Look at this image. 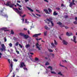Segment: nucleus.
I'll return each instance as SVG.
<instances>
[{
	"instance_id": "obj_1",
	"label": "nucleus",
	"mask_w": 77,
	"mask_h": 77,
	"mask_svg": "<svg viewBox=\"0 0 77 77\" xmlns=\"http://www.w3.org/2000/svg\"><path fill=\"white\" fill-rule=\"evenodd\" d=\"M45 21V23H48V24H50V22L52 26H54V23H53V21L51 20H44Z\"/></svg>"
},
{
	"instance_id": "obj_2",
	"label": "nucleus",
	"mask_w": 77,
	"mask_h": 77,
	"mask_svg": "<svg viewBox=\"0 0 77 77\" xmlns=\"http://www.w3.org/2000/svg\"><path fill=\"white\" fill-rule=\"evenodd\" d=\"M13 9H14L17 13L19 14L20 16H21V14H22V12L19 11L18 9L17 8H13Z\"/></svg>"
},
{
	"instance_id": "obj_3",
	"label": "nucleus",
	"mask_w": 77,
	"mask_h": 77,
	"mask_svg": "<svg viewBox=\"0 0 77 77\" xmlns=\"http://www.w3.org/2000/svg\"><path fill=\"white\" fill-rule=\"evenodd\" d=\"M1 46L2 47L0 49V50L2 51H3L5 50H5H6V46L4 44H2Z\"/></svg>"
},
{
	"instance_id": "obj_4",
	"label": "nucleus",
	"mask_w": 77,
	"mask_h": 77,
	"mask_svg": "<svg viewBox=\"0 0 77 77\" xmlns=\"http://www.w3.org/2000/svg\"><path fill=\"white\" fill-rule=\"evenodd\" d=\"M19 66L20 67V68H23V67H26V65L24 64V62H22L21 63H20V65H19Z\"/></svg>"
},
{
	"instance_id": "obj_5",
	"label": "nucleus",
	"mask_w": 77,
	"mask_h": 77,
	"mask_svg": "<svg viewBox=\"0 0 77 77\" xmlns=\"http://www.w3.org/2000/svg\"><path fill=\"white\" fill-rule=\"evenodd\" d=\"M71 41H72V42H73L75 44H76L77 43V41H76V37L75 36H73V39H72L71 38Z\"/></svg>"
},
{
	"instance_id": "obj_6",
	"label": "nucleus",
	"mask_w": 77,
	"mask_h": 77,
	"mask_svg": "<svg viewBox=\"0 0 77 77\" xmlns=\"http://www.w3.org/2000/svg\"><path fill=\"white\" fill-rule=\"evenodd\" d=\"M36 46L37 48H38V50H41V48H39V47L41 46V45H39V44H38V43H37L36 44Z\"/></svg>"
},
{
	"instance_id": "obj_7",
	"label": "nucleus",
	"mask_w": 77,
	"mask_h": 77,
	"mask_svg": "<svg viewBox=\"0 0 77 77\" xmlns=\"http://www.w3.org/2000/svg\"><path fill=\"white\" fill-rule=\"evenodd\" d=\"M66 35L68 36H72L73 35V34L72 32L69 33L68 32H67L66 33Z\"/></svg>"
},
{
	"instance_id": "obj_8",
	"label": "nucleus",
	"mask_w": 77,
	"mask_h": 77,
	"mask_svg": "<svg viewBox=\"0 0 77 77\" xmlns=\"http://www.w3.org/2000/svg\"><path fill=\"white\" fill-rule=\"evenodd\" d=\"M62 42L63 44L64 45H66L68 44V42L64 40H63Z\"/></svg>"
},
{
	"instance_id": "obj_9",
	"label": "nucleus",
	"mask_w": 77,
	"mask_h": 77,
	"mask_svg": "<svg viewBox=\"0 0 77 77\" xmlns=\"http://www.w3.org/2000/svg\"><path fill=\"white\" fill-rule=\"evenodd\" d=\"M57 24L59 25V26H60V27H63V26L62 25V23L60 22H58L57 23Z\"/></svg>"
},
{
	"instance_id": "obj_10",
	"label": "nucleus",
	"mask_w": 77,
	"mask_h": 77,
	"mask_svg": "<svg viewBox=\"0 0 77 77\" xmlns=\"http://www.w3.org/2000/svg\"><path fill=\"white\" fill-rule=\"evenodd\" d=\"M41 35V33H40L39 34H36L33 35L32 36V37H35V38H36L38 36H39V35Z\"/></svg>"
},
{
	"instance_id": "obj_11",
	"label": "nucleus",
	"mask_w": 77,
	"mask_h": 77,
	"mask_svg": "<svg viewBox=\"0 0 77 77\" xmlns=\"http://www.w3.org/2000/svg\"><path fill=\"white\" fill-rule=\"evenodd\" d=\"M23 37L25 38V39H27L28 38H31V37L29 36V35H24Z\"/></svg>"
},
{
	"instance_id": "obj_12",
	"label": "nucleus",
	"mask_w": 77,
	"mask_h": 77,
	"mask_svg": "<svg viewBox=\"0 0 77 77\" xmlns=\"http://www.w3.org/2000/svg\"><path fill=\"white\" fill-rule=\"evenodd\" d=\"M1 30H5V31H8V30H6V29H7V28H1Z\"/></svg>"
},
{
	"instance_id": "obj_13",
	"label": "nucleus",
	"mask_w": 77,
	"mask_h": 77,
	"mask_svg": "<svg viewBox=\"0 0 77 77\" xmlns=\"http://www.w3.org/2000/svg\"><path fill=\"white\" fill-rule=\"evenodd\" d=\"M26 8H27V9H28L29 10V11H31V12H33V10H32V9H31L30 8L28 7H27Z\"/></svg>"
},
{
	"instance_id": "obj_14",
	"label": "nucleus",
	"mask_w": 77,
	"mask_h": 77,
	"mask_svg": "<svg viewBox=\"0 0 77 77\" xmlns=\"http://www.w3.org/2000/svg\"><path fill=\"white\" fill-rule=\"evenodd\" d=\"M15 5V4H11V5L10 4V5H9V7H10V8H13V7Z\"/></svg>"
},
{
	"instance_id": "obj_15",
	"label": "nucleus",
	"mask_w": 77,
	"mask_h": 77,
	"mask_svg": "<svg viewBox=\"0 0 77 77\" xmlns=\"http://www.w3.org/2000/svg\"><path fill=\"white\" fill-rule=\"evenodd\" d=\"M51 45L52 46V47L54 48H56V46L54 45V43H51Z\"/></svg>"
},
{
	"instance_id": "obj_16",
	"label": "nucleus",
	"mask_w": 77,
	"mask_h": 77,
	"mask_svg": "<svg viewBox=\"0 0 77 77\" xmlns=\"http://www.w3.org/2000/svg\"><path fill=\"white\" fill-rule=\"evenodd\" d=\"M53 15H54L56 16V15H58L57 13H56V11H54L53 13Z\"/></svg>"
},
{
	"instance_id": "obj_17",
	"label": "nucleus",
	"mask_w": 77,
	"mask_h": 77,
	"mask_svg": "<svg viewBox=\"0 0 77 77\" xmlns=\"http://www.w3.org/2000/svg\"><path fill=\"white\" fill-rule=\"evenodd\" d=\"M73 3H72V2H71L70 3V4L69 5V7H70V8H71V7H72V6H73Z\"/></svg>"
},
{
	"instance_id": "obj_18",
	"label": "nucleus",
	"mask_w": 77,
	"mask_h": 77,
	"mask_svg": "<svg viewBox=\"0 0 77 77\" xmlns=\"http://www.w3.org/2000/svg\"><path fill=\"white\" fill-rule=\"evenodd\" d=\"M45 29H46V30H50V28H48L47 25L45 26Z\"/></svg>"
},
{
	"instance_id": "obj_19",
	"label": "nucleus",
	"mask_w": 77,
	"mask_h": 77,
	"mask_svg": "<svg viewBox=\"0 0 77 77\" xmlns=\"http://www.w3.org/2000/svg\"><path fill=\"white\" fill-rule=\"evenodd\" d=\"M26 48H29V47H30V45L27 44L26 45Z\"/></svg>"
},
{
	"instance_id": "obj_20",
	"label": "nucleus",
	"mask_w": 77,
	"mask_h": 77,
	"mask_svg": "<svg viewBox=\"0 0 77 77\" xmlns=\"http://www.w3.org/2000/svg\"><path fill=\"white\" fill-rule=\"evenodd\" d=\"M48 32L47 31H45L44 32V35L45 36H47V34Z\"/></svg>"
},
{
	"instance_id": "obj_21",
	"label": "nucleus",
	"mask_w": 77,
	"mask_h": 77,
	"mask_svg": "<svg viewBox=\"0 0 77 77\" xmlns=\"http://www.w3.org/2000/svg\"><path fill=\"white\" fill-rule=\"evenodd\" d=\"M10 2H8L7 4H5V5H6V6H9L10 4H9V3Z\"/></svg>"
},
{
	"instance_id": "obj_22",
	"label": "nucleus",
	"mask_w": 77,
	"mask_h": 77,
	"mask_svg": "<svg viewBox=\"0 0 77 77\" xmlns=\"http://www.w3.org/2000/svg\"><path fill=\"white\" fill-rule=\"evenodd\" d=\"M54 44L55 45H57V42L56 40H54Z\"/></svg>"
},
{
	"instance_id": "obj_23",
	"label": "nucleus",
	"mask_w": 77,
	"mask_h": 77,
	"mask_svg": "<svg viewBox=\"0 0 77 77\" xmlns=\"http://www.w3.org/2000/svg\"><path fill=\"white\" fill-rule=\"evenodd\" d=\"M51 56L52 58H54V54H52L51 55Z\"/></svg>"
},
{
	"instance_id": "obj_24",
	"label": "nucleus",
	"mask_w": 77,
	"mask_h": 77,
	"mask_svg": "<svg viewBox=\"0 0 77 77\" xmlns=\"http://www.w3.org/2000/svg\"><path fill=\"white\" fill-rule=\"evenodd\" d=\"M48 68H50L51 71H52V70H53V68H52V67H51V66H49L48 67Z\"/></svg>"
},
{
	"instance_id": "obj_25",
	"label": "nucleus",
	"mask_w": 77,
	"mask_h": 77,
	"mask_svg": "<svg viewBox=\"0 0 77 77\" xmlns=\"http://www.w3.org/2000/svg\"><path fill=\"white\" fill-rule=\"evenodd\" d=\"M51 74H56V73L54 71H51Z\"/></svg>"
},
{
	"instance_id": "obj_26",
	"label": "nucleus",
	"mask_w": 77,
	"mask_h": 77,
	"mask_svg": "<svg viewBox=\"0 0 77 77\" xmlns=\"http://www.w3.org/2000/svg\"><path fill=\"white\" fill-rule=\"evenodd\" d=\"M17 6H19V7H20V8H21V7H22V6H21V5H20L19 4H18V3H17Z\"/></svg>"
},
{
	"instance_id": "obj_27",
	"label": "nucleus",
	"mask_w": 77,
	"mask_h": 77,
	"mask_svg": "<svg viewBox=\"0 0 77 77\" xmlns=\"http://www.w3.org/2000/svg\"><path fill=\"white\" fill-rule=\"evenodd\" d=\"M20 35H21V36H24V34L23 33H20Z\"/></svg>"
},
{
	"instance_id": "obj_28",
	"label": "nucleus",
	"mask_w": 77,
	"mask_h": 77,
	"mask_svg": "<svg viewBox=\"0 0 77 77\" xmlns=\"http://www.w3.org/2000/svg\"><path fill=\"white\" fill-rule=\"evenodd\" d=\"M48 10L49 12H52V11H51V10L50 8H48Z\"/></svg>"
},
{
	"instance_id": "obj_29",
	"label": "nucleus",
	"mask_w": 77,
	"mask_h": 77,
	"mask_svg": "<svg viewBox=\"0 0 77 77\" xmlns=\"http://www.w3.org/2000/svg\"><path fill=\"white\" fill-rule=\"evenodd\" d=\"M74 2H75L74 0H72V3L73 4V5H75V3H74Z\"/></svg>"
},
{
	"instance_id": "obj_30",
	"label": "nucleus",
	"mask_w": 77,
	"mask_h": 77,
	"mask_svg": "<svg viewBox=\"0 0 77 77\" xmlns=\"http://www.w3.org/2000/svg\"><path fill=\"white\" fill-rule=\"evenodd\" d=\"M48 50L50 52H53V50L50 49H48Z\"/></svg>"
},
{
	"instance_id": "obj_31",
	"label": "nucleus",
	"mask_w": 77,
	"mask_h": 77,
	"mask_svg": "<svg viewBox=\"0 0 77 77\" xmlns=\"http://www.w3.org/2000/svg\"><path fill=\"white\" fill-rule=\"evenodd\" d=\"M56 10H57V11H59L60 10V8H56Z\"/></svg>"
},
{
	"instance_id": "obj_32",
	"label": "nucleus",
	"mask_w": 77,
	"mask_h": 77,
	"mask_svg": "<svg viewBox=\"0 0 77 77\" xmlns=\"http://www.w3.org/2000/svg\"><path fill=\"white\" fill-rule=\"evenodd\" d=\"M14 31H13V30H11V34H12V35H14Z\"/></svg>"
},
{
	"instance_id": "obj_33",
	"label": "nucleus",
	"mask_w": 77,
	"mask_h": 77,
	"mask_svg": "<svg viewBox=\"0 0 77 77\" xmlns=\"http://www.w3.org/2000/svg\"><path fill=\"white\" fill-rule=\"evenodd\" d=\"M58 74L60 75H62V74L61 73V72H60Z\"/></svg>"
},
{
	"instance_id": "obj_34",
	"label": "nucleus",
	"mask_w": 77,
	"mask_h": 77,
	"mask_svg": "<svg viewBox=\"0 0 77 77\" xmlns=\"http://www.w3.org/2000/svg\"><path fill=\"white\" fill-rule=\"evenodd\" d=\"M9 46H10V47H12V43H10L9 44Z\"/></svg>"
},
{
	"instance_id": "obj_35",
	"label": "nucleus",
	"mask_w": 77,
	"mask_h": 77,
	"mask_svg": "<svg viewBox=\"0 0 77 77\" xmlns=\"http://www.w3.org/2000/svg\"><path fill=\"white\" fill-rule=\"evenodd\" d=\"M50 65V63H48V62H47L45 63V65Z\"/></svg>"
},
{
	"instance_id": "obj_36",
	"label": "nucleus",
	"mask_w": 77,
	"mask_h": 77,
	"mask_svg": "<svg viewBox=\"0 0 77 77\" xmlns=\"http://www.w3.org/2000/svg\"><path fill=\"white\" fill-rule=\"evenodd\" d=\"M18 44H19V43L18 42H17L15 44L16 46H17V45H18Z\"/></svg>"
},
{
	"instance_id": "obj_37",
	"label": "nucleus",
	"mask_w": 77,
	"mask_h": 77,
	"mask_svg": "<svg viewBox=\"0 0 77 77\" xmlns=\"http://www.w3.org/2000/svg\"><path fill=\"white\" fill-rule=\"evenodd\" d=\"M64 18H68V15H65L64 16Z\"/></svg>"
},
{
	"instance_id": "obj_38",
	"label": "nucleus",
	"mask_w": 77,
	"mask_h": 77,
	"mask_svg": "<svg viewBox=\"0 0 77 77\" xmlns=\"http://www.w3.org/2000/svg\"><path fill=\"white\" fill-rule=\"evenodd\" d=\"M4 42H6L7 41V39H6V37L4 38Z\"/></svg>"
},
{
	"instance_id": "obj_39",
	"label": "nucleus",
	"mask_w": 77,
	"mask_h": 77,
	"mask_svg": "<svg viewBox=\"0 0 77 77\" xmlns=\"http://www.w3.org/2000/svg\"><path fill=\"white\" fill-rule=\"evenodd\" d=\"M39 59L38 58H35V60L36 61H38V60Z\"/></svg>"
},
{
	"instance_id": "obj_40",
	"label": "nucleus",
	"mask_w": 77,
	"mask_h": 77,
	"mask_svg": "<svg viewBox=\"0 0 77 77\" xmlns=\"http://www.w3.org/2000/svg\"><path fill=\"white\" fill-rule=\"evenodd\" d=\"M35 14L36 15L38 16V17H39L41 16V15H39V14Z\"/></svg>"
},
{
	"instance_id": "obj_41",
	"label": "nucleus",
	"mask_w": 77,
	"mask_h": 77,
	"mask_svg": "<svg viewBox=\"0 0 77 77\" xmlns=\"http://www.w3.org/2000/svg\"><path fill=\"white\" fill-rule=\"evenodd\" d=\"M46 20H53V18H52V17H50L49 18V19L47 18L46 19Z\"/></svg>"
},
{
	"instance_id": "obj_42",
	"label": "nucleus",
	"mask_w": 77,
	"mask_h": 77,
	"mask_svg": "<svg viewBox=\"0 0 77 77\" xmlns=\"http://www.w3.org/2000/svg\"><path fill=\"white\" fill-rule=\"evenodd\" d=\"M74 24H77V21H75L73 22Z\"/></svg>"
},
{
	"instance_id": "obj_43",
	"label": "nucleus",
	"mask_w": 77,
	"mask_h": 77,
	"mask_svg": "<svg viewBox=\"0 0 77 77\" xmlns=\"http://www.w3.org/2000/svg\"><path fill=\"white\" fill-rule=\"evenodd\" d=\"M23 68L24 70H26V71H27V69L26 68V67H24Z\"/></svg>"
},
{
	"instance_id": "obj_44",
	"label": "nucleus",
	"mask_w": 77,
	"mask_h": 77,
	"mask_svg": "<svg viewBox=\"0 0 77 77\" xmlns=\"http://www.w3.org/2000/svg\"><path fill=\"white\" fill-rule=\"evenodd\" d=\"M13 60H14V62H17L18 61V60L16 59H14Z\"/></svg>"
},
{
	"instance_id": "obj_45",
	"label": "nucleus",
	"mask_w": 77,
	"mask_h": 77,
	"mask_svg": "<svg viewBox=\"0 0 77 77\" xmlns=\"http://www.w3.org/2000/svg\"><path fill=\"white\" fill-rule=\"evenodd\" d=\"M2 54L0 52V58H1L2 57Z\"/></svg>"
},
{
	"instance_id": "obj_46",
	"label": "nucleus",
	"mask_w": 77,
	"mask_h": 77,
	"mask_svg": "<svg viewBox=\"0 0 77 77\" xmlns=\"http://www.w3.org/2000/svg\"><path fill=\"white\" fill-rule=\"evenodd\" d=\"M36 11L37 12H38V13H41V12H40L39 11V10H37V9H36Z\"/></svg>"
},
{
	"instance_id": "obj_47",
	"label": "nucleus",
	"mask_w": 77,
	"mask_h": 77,
	"mask_svg": "<svg viewBox=\"0 0 77 77\" xmlns=\"http://www.w3.org/2000/svg\"><path fill=\"white\" fill-rule=\"evenodd\" d=\"M19 45L20 47V48H23V46L20 44H19Z\"/></svg>"
},
{
	"instance_id": "obj_48",
	"label": "nucleus",
	"mask_w": 77,
	"mask_h": 77,
	"mask_svg": "<svg viewBox=\"0 0 77 77\" xmlns=\"http://www.w3.org/2000/svg\"><path fill=\"white\" fill-rule=\"evenodd\" d=\"M25 23H29V22H27V20H25Z\"/></svg>"
},
{
	"instance_id": "obj_49",
	"label": "nucleus",
	"mask_w": 77,
	"mask_h": 77,
	"mask_svg": "<svg viewBox=\"0 0 77 77\" xmlns=\"http://www.w3.org/2000/svg\"><path fill=\"white\" fill-rule=\"evenodd\" d=\"M44 2H47V3H48V1L47 0H44Z\"/></svg>"
},
{
	"instance_id": "obj_50",
	"label": "nucleus",
	"mask_w": 77,
	"mask_h": 77,
	"mask_svg": "<svg viewBox=\"0 0 77 77\" xmlns=\"http://www.w3.org/2000/svg\"><path fill=\"white\" fill-rule=\"evenodd\" d=\"M63 62H65V63H67V61L66 60H64L63 61Z\"/></svg>"
},
{
	"instance_id": "obj_51",
	"label": "nucleus",
	"mask_w": 77,
	"mask_h": 77,
	"mask_svg": "<svg viewBox=\"0 0 77 77\" xmlns=\"http://www.w3.org/2000/svg\"><path fill=\"white\" fill-rule=\"evenodd\" d=\"M10 65L12 69H12V67L13 66V65H12V64L11 63Z\"/></svg>"
},
{
	"instance_id": "obj_52",
	"label": "nucleus",
	"mask_w": 77,
	"mask_h": 77,
	"mask_svg": "<svg viewBox=\"0 0 77 77\" xmlns=\"http://www.w3.org/2000/svg\"><path fill=\"white\" fill-rule=\"evenodd\" d=\"M32 14V15L33 16V17H36V16L35 15V14Z\"/></svg>"
},
{
	"instance_id": "obj_53",
	"label": "nucleus",
	"mask_w": 77,
	"mask_h": 77,
	"mask_svg": "<svg viewBox=\"0 0 77 77\" xmlns=\"http://www.w3.org/2000/svg\"><path fill=\"white\" fill-rule=\"evenodd\" d=\"M25 16H26V15H25V14H24V15H23L22 16V18H24V17H25Z\"/></svg>"
},
{
	"instance_id": "obj_54",
	"label": "nucleus",
	"mask_w": 77,
	"mask_h": 77,
	"mask_svg": "<svg viewBox=\"0 0 77 77\" xmlns=\"http://www.w3.org/2000/svg\"><path fill=\"white\" fill-rule=\"evenodd\" d=\"M25 1L26 3H27V2H29V0H25Z\"/></svg>"
},
{
	"instance_id": "obj_55",
	"label": "nucleus",
	"mask_w": 77,
	"mask_h": 77,
	"mask_svg": "<svg viewBox=\"0 0 77 77\" xmlns=\"http://www.w3.org/2000/svg\"><path fill=\"white\" fill-rule=\"evenodd\" d=\"M65 28L66 29H68L69 28L68 26H65Z\"/></svg>"
},
{
	"instance_id": "obj_56",
	"label": "nucleus",
	"mask_w": 77,
	"mask_h": 77,
	"mask_svg": "<svg viewBox=\"0 0 77 77\" xmlns=\"http://www.w3.org/2000/svg\"><path fill=\"white\" fill-rule=\"evenodd\" d=\"M60 66H61L62 67H64V66H62V65H61L60 64Z\"/></svg>"
},
{
	"instance_id": "obj_57",
	"label": "nucleus",
	"mask_w": 77,
	"mask_h": 77,
	"mask_svg": "<svg viewBox=\"0 0 77 77\" xmlns=\"http://www.w3.org/2000/svg\"><path fill=\"white\" fill-rule=\"evenodd\" d=\"M8 60L9 62V63H11V61H10V59H8Z\"/></svg>"
},
{
	"instance_id": "obj_58",
	"label": "nucleus",
	"mask_w": 77,
	"mask_h": 77,
	"mask_svg": "<svg viewBox=\"0 0 77 77\" xmlns=\"http://www.w3.org/2000/svg\"><path fill=\"white\" fill-rule=\"evenodd\" d=\"M16 52L17 54H19L20 53L19 52V51H16Z\"/></svg>"
},
{
	"instance_id": "obj_59",
	"label": "nucleus",
	"mask_w": 77,
	"mask_h": 77,
	"mask_svg": "<svg viewBox=\"0 0 77 77\" xmlns=\"http://www.w3.org/2000/svg\"><path fill=\"white\" fill-rule=\"evenodd\" d=\"M17 2H18V3H21V2L20 1H17Z\"/></svg>"
},
{
	"instance_id": "obj_60",
	"label": "nucleus",
	"mask_w": 77,
	"mask_h": 77,
	"mask_svg": "<svg viewBox=\"0 0 77 77\" xmlns=\"http://www.w3.org/2000/svg\"><path fill=\"white\" fill-rule=\"evenodd\" d=\"M46 14H48V10H47L46 11Z\"/></svg>"
},
{
	"instance_id": "obj_61",
	"label": "nucleus",
	"mask_w": 77,
	"mask_h": 77,
	"mask_svg": "<svg viewBox=\"0 0 77 77\" xmlns=\"http://www.w3.org/2000/svg\"><path fill=\"white\" fill-rule=\"evenodd\" d=\"M48 10H46V9H44V11H45V12H46V11H47Z\"/></svg>"
},
{
	"instance_id": "obj_62",
	"label": "nucleus",
	"mask_w": 77,
	"mask_h": 77,
	"mask_svg": "<svg viewBox=\"0 0 77 77\" xmlns=\"http://www.w3.org/2000/svg\"><path fill=\"white\" fill-rule=\"evenodd\" d=\"M28 33L29 35L30 34V32L29 30L28 31Z\"/></svg>"
},
{
	"instance_id": "obj_63",
	"label": "nucleus",
	"mask_w": 77,
	"mask_h": 77,
	"mask_svg": "<svg viewBox=\"0 0 77 77\" xmlns=\"http://www.w3.org/2000/svg\"><path fill=\"white\" fill-rule=\"evenodd\" d=\"M63 6V4H62L61 5V7H62Z\"/></svg>"
},
{
	"instance_id": "obj_64",
	"label": "nucleus",
	"mask_w": 77,
	"mask_h": 77,
	"mask_svg": "<svg viewBox=\"0 0 77 77\" xmlns=\"http://www.w3.org/2000/svg\"><path fill=\"white\" fill-rule=\"evenodd\" d=\"M24 30H27V29L24 28Z\"/></svg>"
}]
</instances>
